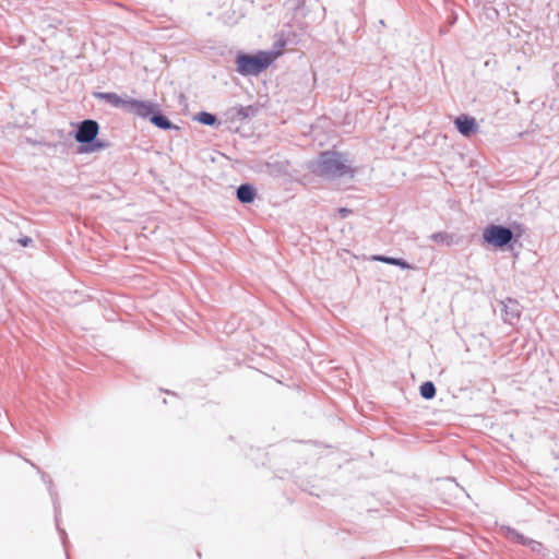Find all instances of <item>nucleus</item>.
<instances>
[{
  "label": "nucleus",
  "instance_id": "nucleus-17",
  "mask_svg": "<svg viewBox=\"0 0 559 559\" xmlns=\"http://www.w3.org/2000/svg\"><path fill=\"white\" fill-rule=\"evenodd\" d=\"M253 112H254V109L252 106L240 107L238 110V116H240L242 119H246Z\"/></svg>",
  "mask_w": 559,
  "mask_h": 559
},
{
  "label": "nucleus",
  "instance_id": "nucleus-6",
  "mask_svg": "<svg viewBox=\"0 0 559 559\" xmlns=\"http://www.w3.org/2000/svg\"><path fill=\"white\" fill-rule=\"evenodd\" d=\"M32 466L37 469V472L40 474V477H41L43 481L47 485L49 495H50V497L52 499V503H53L56 526H57V530H58V532L60 534V538L62 540L63 546L67 547V533L59 525L60 504L58 502L57 492H56V490L53 488L52 480L49 477V475L44 473L43 471H40V468L38 466H36L35 464H32Z\"/></svg>",
  "mask_w": 559,
  "mask_h": 559
},
{
  "label": "nucleus",
  "instance_id": "nucleus-11",
  "mask_svg": "<svg viewBox=\"0 0 559 559\" xmlns=\"http://www.w3.org/2000/svg\"><path fill=\"white\" fill-rule=\"evenodd\" d=\"M237 200L242 204H251L257 198V189L252 183H241L236 190Z\"/></svg>",
  "mask_w": 559,
  "mask_h": 559
},
{
  "label": "nucleus",
  "instance_id": "nucleus-2",
  "mask_svg": "<svg viewBox=\"0 0 559 559\" xmlns=\"http://www.w3.org/2000/svg\"><path fill=\"white\" fill-rule=\"evenodd\" d=\"M99 124L96 120L84 119L76 126L74 139L80 144L78 153L88 154L109 147V143L97 139Z\"/></svg>",
  "mask_w": 559,
  "mask_h": 559
},
{
  "label": "nucleus",
  "instance_id": "nucleus-4",
  "mask_svg": "<svg viewBox=\"0 0 559 559\" xmlns=\"http://www.w3.org/2000/svg\"><path fill=\"white\" fill-rule=\"evenodd\" d=\"M520 236V230L515 233L513 228L500 224H489L483 230L484 241L502 251L512 250Z\"/></svg>",
  "mask_w": 559,
  "mask_h": 559
},
{
  "label": "nucleus",
  "instance_id": "nucleus-9",
  "mask_svg": "<svg viewBox=\"0 0 559 559\" xmlns=\"http://www.w3.org/2000/svg\"><path fill=\"white\" fill-rule=\"evenodd\" d=\"M454 124L463 136H471L478 128L476 119L467 115H460L456 117Z\"/></svg>",
  "mask_w": 559,
  "mask_h": 559
},
{
  "label": "nucleus",
  "instance_id": "nucleus-14",
  "mask_svg": "<svg viewBox=\"0 0 559 559\" xmlns=\"http://www.w3.org/2000/svg\"><path fill=\"white\" fill-rule=\"evenodd\" d=\"M420 396L425 400H432L437 394L436 385L432 381H425L419 386Z\"/></svg>",
  "mask_w": 559,
  "mask_h": 559
},
{
  "label": "nucleus",
  "instance_id": "nucleus-10",
  "mask_svg": "<svg viewBox=\"0 0 559 559\" xmlns=\"http://www.w3.org/2000/svg\"><path fill=\"white\" fill-rule=\"evenodd\" d=\"M148 121L160 130H178L179 127L174 124L166 115L159 109V106L155 108Z\"/></svg>",
  "mask_w": 559,
  "mask_h": 559
},
{
  "label": "nucleus",
  "instance_id": "nucleus-16",
  "mask_svg": "<svg viewBox=\"0 0 559 559\" xmlns=\"http://www.w3.org/2000/svg\"><path fill=\"white\" fill-rule=\"evenodd\" d=\"M435 242H445L448 245L452 243V235L445 233V231H438L429 237Z\"/></svg>",
  "mask_w": 559,
  "mask_h": 559
},
{
  "label": "nucleus",
  "instance_id": "nucleus-13",
  "mask_svg": "<svg viewBox=\"0 0 559 559\" xmlns=\"http://www.w3.org/2000/svg\"><path fill=\"white\" fill-rule=\"evenodd\" d=\"M373 260L380 261L386 264L396 265L400 266L403 270L409 269L411 265L408 262L402 258H394V257H388V255H374Z\"/></svg>",
  "mask_w": 559,
  "mask_h": 559
},
{
  "label": "nucleus",
  "instance_id": "nucleus-20",
  "mask_svg": "<svg viewBox=\"0 0 559 559\" xmlns=\"http://www.w3.org/2000/svg\"><path fill=\"white\" fill-rule=\"evenodd\" d=\"M19 242L22 247H27L33 242V240L29 237H23L19 239Z\"/></svg>",
  "mask_w": 559,
  "mask_h": 559
},
{
  "label": "nucleus",
  "instance_id": "nucleus-3",
  "mask_svg": "<svg viewBox=\"0 0 559 559\" xmlns=\"http://www.w3.org/2000/svg\"><path fill=\"white\" fill-rule=\"evenodd\" d=\"M274 60L275 53L272 51L260 50L257 53L239 51L235 59L236 70L242 76H255L266 70Z\"/></svg>",
  "mask_w": 559,
  "mask_h": 559
},
{
  "label": "nucleus",
  "instance_id": "nucleus-1",
  "mask_svg": "<svg viewBox=\"0 0 559 559\" xmlns=\"http://www.w3.org/2000/svg\"><path fill=\"white\" fill-rule=\"evenodd\" d=\"M308 168L313 175L331 180L345 176L354 177V170L344 155L335 151L321 152Z\"/></svg>",
  "mask_w": 559,
  "mask_h": 559
},
{
  "label": "nucleus",
  "instance_id": "nucleus-21",
  "mask_svg": "<svg viewBox=\"0 0 559 559\" xmlns=\"http://www.w3.org/2000/svg\"><path fill=\"white\" fill-rule=\"evenodd\" d=\"M301 3H304V1L299 0V1H298V5L295 8V10H296V11L300 9Z\"/></svg>",
  "mask_w": 559,
  "mask_h": 559
},
{
  "label": "nucleus",
  "instance_id": "nucleus-7",
  "mask_svg": "<svg viewBox=\"0 0 559 559\" xmlns=\"http://www.w3.org/2000/svg\"><path fill=\"white\" fill-rule=\"evenodd\" d=\"M127 112L136 116L143 120H148L153 111L157 107V104L150 100H139L134 98H128Z\"/></svg>",
  "mask_w": 559,
  "mask_h": 559
},
{
  "label": "nucleus",
  "instance_id": "nucleus-12",
  "mask_svg": "<svg viewBox=\"0 0 559 559\" xmlns=\"http://www.w3.org/2000/svg\"><path fill=\"white\" fill-rule=\"evenodd\" d=\"M95 97L100 99V100H104L106 102L107 104H109L110 106L115 107V108H122L124 110H127V107H128V98H121L118 94L116 93H112V92H99V93H96L95 94Z\"/></svg>",
  "mask_w": 559,
  "mask_h": 559
},
{
  "label": "nucleus",
  "instance_id": "nucleus-15",
  "mask_svg": "<svg viewBox=\"0 0 559 559\" xmlns=\"http://www.w3.org/2000/svg\"><path fill=\"white\" fill-rule=\"evenodd\" d=\"M197 121L204 126H214L217 122V117L214 114L207 111H201L195 117Z\"/></svg>",
  "mask_w": 559,
  "mask_h": 559
},
{
  "label": "nucleus",
  "instance_id": "nucleus-18",
  "mask_svg": "<svg viewBox=\"0 0 559 559\" xmlns=\"http://www.w3.org/2000/svg\"><path fill=\"white\" fill-rule=\"evenodd\" d=\"M337 214L341 218H346L349 214H352V210L347 207H340L337 210Z\"/></svg>",
  "mask_w": 559,
  "mask_h": 559
},
{
  "label": "nucleus",
  "instance_id": "nucleus-5",
  "mask_svg": "<svg viewBox=\"0 0 559 559\" xmlns=\"http://www.w3.org/2000/svg\"><path fill=\"white\" fill-rule=\"evenodd\" d=\"M502 530L504 531V536L511 542L528 547L532 552L545 556V547L540 542L526 537L510 526H506Z\"/></svg>",
  "mask_w": 559,
  "mask_h": 559
},
{
  "label": "nucleus",
  "instance_id": "nucleus-8",
  "mask_svg": "<svg viewBox=\"0 0 559 559\" xmlns=\"http://www.w3.org/2000/svg\"><path fill=\"white\" fill-rule=\"evenodd\" d=\"M501 306L502 319L506 323L513 324L520 319L522 307L518 300L507 298L506 300L501 301Z\"/></svg>",
  "mask_w": 559,
  "mask_h": 559
},
{
  "label": "nucleus",
  "instance_id": "nucleus-19",
  "mask_svg": "<svg viewBox=\"0 0 559 559\" xmlns=\"http://www.w3.org/2000/svg\"><path fill=\"white\" fill-rule=\"evenodd\" d=\"M25 142L31 144V145H33V146L44 145L45 144V142L32 139V138H25Z\"/></svg>",
  "mask_w": 559,
  "mask_h": 559
}]
</instances>
